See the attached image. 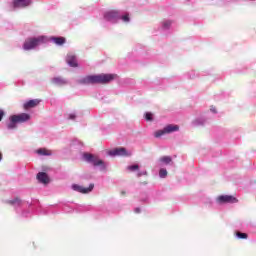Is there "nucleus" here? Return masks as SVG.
<instances>
[{
    "label": "nucleus",
    "instance_id": "obj_23",
    "mask_svg": "<svg viewBox=\"0 0 256 256\" xmlns=\"http://www.w3.org/2000/svg\"><path fill=\"white\" fill-rule=\"evenodd\" d=\"M236 235L238 239H247V233L237 232Z\"/></svg>",
    "mask_w": 256,
    "mask_h": 256
},
{
    "label": "nucleus",
    "instance_id": "obj_26",
    "mask_svg": "<svg viewBox=\"0 0 256 256\" xmlns=\"http://www.w3.org/2000/svg\"><path fill=\"white\" fill-rule=\"evenodd\" d=\"M142 175H147V171L138 172L137 177H142Z\"/></svg>",
    "mask_w": 256,
    "mask_h": 256
},
{
    "label": "nucleus",
    "instance_id": "obj_27",
    "mask_svg": "<svg viewBox=\"0 0 256 256\" xmlns=\"http://www.w3.org/2000/svg\"><path fill=\"white\" fill-rule=\"evenodd\" d=\"M4 115H5V112L3 110H0V121L3 120Z\"/></svg>",
    "mask_w": 256,
    "mask_h": 256
},
{
    "label": "nucleus",
    "instance_id": "obj_13",
    "mask_svg": "<svg viewBox=\"0 0 256 256\" xmlns=\"http://www.w3.org/2000/svg\"><path fill=\"white\" fill-rule=\"evenodd\" d=\"M37 105H39V100H29L24 104V109H33V107H37Z\"/></svg>",
    "mask_w": 256,
    "mask_h": 256
},
{
    "label": "nucleus",
    "instance_id": "obj_14",
    "mask_svg": "<svg viewBox=\"0 0 256 256\" xmlns=\"http://www.w3.org/2000/svg\"><path fill=\"white\" fill-rule=\"evenodd\" d=\"M52 83H54V85H67V80L61 78V77H54L52 78Z\"/></svg>",
    "mask_w": 256,
    "mask_h": 256
},
{
    "label": "nucleus",
    "instance_id": "obj_15",
    "mask_svg": "<svg viewBox=\"0 0 256 256\" xmlns=\"http://www.w3.org/2000/svg\"><path fill=\"white\" fill-rule=\"evenodd\" d=\"M10 122L7 124L8 129H15L17 127V120L15 119V116H10Z\"/></svg>",
    "mask_w": 256,
    "mask_h": 256
},
{
    "label": "nucleus",
    "instance_id": "obj_3",
    "mask_svg": "<svg viewBox=\"0 0 256 256\" xmlns=\"http://www.w3.org/2000/svg\"><path fill=\"white\" fill-rule=\"evenodd\" d=\"M105 21H109L110 23H117V21L122 20L124 23H129V14L121 16V13L118 11L112 10L108 11L104 14Z\"/></svg>",
    "mask_w": 256,
    "mask_h": 256
},
{
    "label": "nucleus",
    "instance_id": "obj_20",
    "mask_svg": "<svg viewBox=\"0 0 256 256\" xmlns=\"http://www.w3.org/2000/svg\"><path fill=\"white\" fill-rule=\"evenodd\" d=\"M171 20H164L163 22H162V28L163 29H169L170 27H171Z\"/></svg>",
    "mask_w": 256,
    "mask_h": 256
},
{
    "label": "nucleus",
    "instance_id": "obj_10",
    "mask_svg": "<svg viewBox=\"0 0 256 256\" xmlns=\"http://www.w3.org/2000/svg\"><path fill=\"white\" fill-rule=\"evenodd\" d=\"M14 119L17 123H25V121H29L31 119V116L27 113H22L19 115H13Z\"/></svg>",
    "mask_w": 256,
    "mask_h": 256
},
{
    "label": "nucleus",
    "instance_id": "obj_16",
    "mask_svg": "<svg viewBox=\"0 0 256 256\" xmlns=\"http://www.w3.org/2000/svg\"><path fill=\"white\" fill-rule=\"evenodd\" d=\"M50 41H53L56 45H63L65 43L64 37H52L50 38Z\"/></svg>",
    "mask_w": 256,
    "mask_h": 256
},
{
    "label": "nucleus",
    "instance_id": "obj_21",
    "mask_svg": "<svg viewBox=\"0 0 256 256\" xmlns=\"http://www.w3.org/2000/svg\"><path fill=\"white\" fill-rule=\"evenodd\" d=\"M159 177H161V179H165V177H167V169L161 168L159 171Z\"/></svg>",
    "mask_w": 256,
    "mask_h": 256
},
{
    "label": "nucleus",
    "instance_id": "obj_18",
    "mask_svg": "<svg viewBox=\"0 0 256 256\" xmlns=\"http://www.w3.org/2000/svg\"><path fill=\"white\" fill-rule=\"evenodd\" d=\"M38 155H43V156H49L51 155V151L45 149V148H40L37 150Z\"/></svg>",
    "mask_w": 256,
    "mask_h": 256
},
{
    "label": "nucleus",
    "instance_id": "obj_29",
    "mask_svg": "<svg viewBox=\"0 0 256 256\" xmlns=\"http://www.w3.org/2000/svg\"><path fill=\"white\" fill-rule=\"evenodd\" d=\"M134 212H135V213H141V208H135V209H134Z\"/></svg>",
    "mask_w": 256,
    "mask_h": 256
},
{
    "label": "nucleus",
    "instance_id": "obj_28",
    "mask_svg": "<svg viewBox=\"0 0 256 256\" xmlns=\"http://www.w3.org/2000/svg\"><path fill=\"white\" fill-rule=\"evenodd\" d=\"M194 125H203V121H201V120H196V121L194 122Z\"/></svg>",
    "mask_w": 256,
    "mask_h": 256
},
{
    "label": "nucleus",
    "instance_id": "obj_1",
    "mask_svg": "<svg viewBox=\"0 0 256 256\" xmlns=\"http://www.w3.org/2000/svg\"><path fill=\"white\" fill-rule=\"evenodd\" d=\"M114 79L115 75L113 74L89 75L78 80V83H80V85H95V83L105 85L106 83H111Z\"/></svg>",
    "mask_w": 256,
    "mask_h": 256
},
{
    "label": "nucleus",
    "instance_id": "obj_11",
    "mask_svg": "<svg viewBox=\"0 0 256 256\" xmlns=\"http://www.w3.org/2000/svg\"><path fill=\"white\" fill-rule=\"evenodd\" d=\"M37 179L40 183H43L44 185H47V183H49V176L45 172H39L37 174Z\"/></svg>",
    "mask_w": 256,
    "mask_h": 256
},
{
    "label": "nucleus",
    "instance_id": "obj_24",
    "mask_svg": "<svg viewBox=\"0 0 256 256\" xmlns=\"http://www.w3.org/2000/svg\"><path fill=\"white\" fill-rule=\"evenodd\" d=\"M145 119L146 121H153V114L151 112H146Z\"/></svg>",
    "mask_w": 256,
    "mask_h": 256
},
{
    "label": "nucleus",
    "instance_id": "obj_5",
    "mask_svg": "<svg viewBox=\"0 0 256 256\" xmlns=\"http://www.w3.org/2000/svg\"><path fill=\"white\" fill-rule=\"evenodd\" d=\"M175 131H179L178 125L169 124L164 129L158 130L154 133V137L159 139V137H163V135H167L169 133H175Z\"/></svg>",
    "mask_w": 256,
    "mask_h": 256
},
{
    "label": "nucleus",
    "instance_id": "obj_2",
    "mask_svg": "<svg viewBox=\"0 0 256 256\" xmlns=\"http://www.w3.org/2000/svg\"><path fill=\"white\" fill-rule=\"evenodd\" d=\"M49 39L45 36H38L36 38H28L24 42L23 49L25 51H31V49H35V47H39V45H43V43H47Z\"/></svg>",
    "mask_w": 256,
    "mask_h": 256
},
{
    "label": "nucleus",
    "instance_id": "obj_31",
    "mask_svg": "<svg viewBox=\"0 0 256 256\" xmlns=\"http://www.w3.org/2000/svg\"><path fill=\"white\" fill-rule=\"evenodd\" d=\"M1 159H3V155H2L1 152H0V161H1Z\"/></svg>",
    "mask_w": 256,
    "mask_h": 256
},
{
    "label": "nucleus",
    "instance_id": "obj_8",
    "mask_svg": "<svg viewBox=\"0 0 256 256\" xmlns=\"http://www.w3.org/2000/svg\"><path fill=\"white\" fill-rule=\"evenodd\" d=\"M31 5V0H14L13 8L14 9H23L25 7H29Z\"/></svg>",
    "mask_w": 256,
    "mask_h": 256
},
{
    "label": "nucleus",
    "instance_id": "obj_30",
    "mask_svg": "<svg viewBox=\"0 0 256 256\" xmlns=\"http://www.w3.org/2000/svg\"><path fill=\"white\" fill-rule=\"evenodd\" d=\"M210 111H212V113H217V110L215 109V107H212V108L210 109Z\"/></svg>",
    "mask_w": 256,
    "mask_h": 256
},
{
    "label": "nucleus",
    "instance_id": "obj_17",
    "mask_svg": "<svg viewBox=\"0 0 256 256\" xmlns=\"http://www.w3.org/2000/svg\"><path fill=\"white\" fill-rule=\"evenodd\" d=\"M10 205H13V207H21L23 205V201L19 198H15L14 200L9 201Z\"/></svg>",
    "mask_w": 256,
    "mask_h": 256
},
{
    "label": "nucleus",
    "instance_id": "obj_4",
    "mask_svg": "<svg viewBox=\"0 0 256 256\" xmlns=\"http://www.w3.org/2000/svg\"><path fill=\"white\" fill-rule=\"evenodd\" d=\"M83 159L87 163H91L94 165V167H100V169L104 170L107 166L105 165V162L103 160L99 159V156H95L93 154L84 153Z\"/></svg>",
    "mask_w": 256,
    "mask_h": 256
},
{
    "label": "nucleus",
    "instance_id": "obj_19",
    "mask_svg": "<svg viewBox=\"0 0 256 256\" xmlns=\"http://www.w3.org/2000/svg\"><path fill=\"white\" fill-rule=\"evenodd\" d=\"M161 163H165V165H169L171 163L172 159L170 156H163L160 158Z\"/></svg>",
    "mask_w": 256,
    "mask_h": 256
},
{
    "label": "nucleus",
    "instance_id": "obj_25",
    "mask_svg": "<svg viewBox=\"0 0 256 256\" xmlns=\"http://www.w3.org/2000/svg\"><path fill=\"white\" fill-rule=\"evenodd\" d=\"M76 117H77V116H76L75 114H73V113H72V114H69L68 119H71V120L73 121V120H75V119H76Z\"/></svg>",
    "mask_w": 256,
    "mask_h": 256
},
{
    "label": "nucleus",
    "instance_id": "obj_6",
    "mask_svg": "<svg viewBox=\"0 0 256 256\" xmlns=\"http://www.w3.org/2000/svg\"><path fill=\"white\" fill-rule=\"evenodd\" d=\"M108 155H110V157H130L131 153L127 152V149L121 147V148H116L113 150H110L108 152Z\"/></svg>",
    "mask_w": 256,
    "mask_h": 256
},
{
    "label": "nucleus",
    "instance_id": "obj_7",
    "mask_svg": "<svg viewBox=\"0 0 256 256\" xmlns=\"http://www.w3.org/2000/svg\"><path fill=\"white\" fill-rule=\"evenodd\" d=\"M95 185L94 184H90L88 188H85L81 185L78 184H74L72 185V189L73 191H77L78 193H91V191H93Z\"/></svg>",
    "mask_w": 256,
    "mask_h": 256
},
{
    "label": "nucleus",
    "instance_id": "obj_9",
    "mask_svg": "<svg viewBox=\"0 0 256 256\" xmlns=\"http://www.w3.org/2000/svg\"><path fill=\"white\" fill-rule=\"evenodd\" d=\"M219 203H237V198L229 195H222L218 197Z\"/></svg>",
    "mask_w": 256,
    "mask_h": 256
},
{
    "label": "nucleus",
    "instance_id": "obj_12",
    "mask_svg": "<svg viewBox=\"0 0 256 256\" xmlns=\"http://www.w3.org/2000/svg\"><path fill=\"white\" fill-rule=\"evenodd\" d=\"M66 63H68L70 67H77V58L75 55L68 54L66 57Z\"/></svg>",
    "mask_w": 256,
    "mask_h": 256
},
{
    "label": "nucleus",
    "instance_id": "obj_22",
    "mask_svg": "<svg viewBox=\"0 0 256 256\" xmlns=\"http://www.w3.org/2000/svg\"><path fill=\"white\" fill-rule=\"evenodd\" d=\"M128 171H137L139 169V165L134 164L127 167Z\"/></svg>",
    "mask_w": 256,
    "mask_h": 256
}]
</instances>
